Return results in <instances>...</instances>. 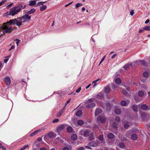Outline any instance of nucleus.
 Wrapping results in <instances>:
<instances>
[{
	"mask_svg": "<svg viewBox=\"0 0 150 150\" xmlns=\"http://www.w3.org/2000/svg\"><path fill=\"white\" fill-rule=\"evenodd\" d=\"M2 30V32L4 34L9 33L12 31V28L9 26L8 24L6 23H4L2 25H0V30Z\"/></svg>",
	"mask_w": 150,
	"mask_h": 150,
	"instance_id": "obj_1",
	"label": "nucleus"
},
{
	"mask_svg": "<svg viewBox=\"0 0 150 150\" xmlns=\"http://www.w3.org/2000/svg\"><path fill=\"white\" fill-rule=\"evenodd\" d=\"M22 21L21 18L19 17L13 20L11 19L8 21H7L6 23L9 24V25L16 24L17 26H19L22 25Z\"/></svg>",
	"mask_w": 150,
	"mask_h": 150,
	"instance_id": "obj_2",
	"label": "nucleus"
},
{
	"mask_svg": "<svg viewBox=\"0 0 150 150\" xmlns=\"http://www.w3.org/2000/svg\"><path fill=\"white\" fill-rule=\"evenodd\" d=\"M67 126V125L65 124L60 125L56 128L55 131L56 132L60 134L61 131H62Z\"/></svg>",
	"mask_w": 150,
	"mask_h": 150,
	"instance_id": "obj_3",
	"label": "nucleus"
},
{
	"mask_svg": "<svg viewBox=\"0 0 150 150\" xmlns=\"http://www.w3.org/2000/svg\"><path fill=\"white\" fill-rule=\"evenodd\" d=\"M20 12L19 10H18L17 8L15 9L13 7V9H11L9 12H6V15H11L12 16Z\"/></svg>",
	"mask_w": 150,
	"mask_h": 150,
	"instance_id": "obj_4",
	"label": "nucleus"
},
{
	"mask_svg": "<svg viewBox=\"0 0 150 150\" xmlns=\"http://www.w3.org/2000/svg\"><path fill=\"white\" fill-rule=\"evenodd\" d=\"M21 18L23 23L30 21L31 19V16L27 14L22 16Z\"/></svg>",
	"mask_w": 150,
	"mask_h": 150,
	"instance_id": "obj_5",
	"label": "nucleus"
},
{
	"mask_svg": "<svg viewBox=\"0 0 150 150\" xmlns=\"http://www.w3.org/2000/svg\"><path fill=\"white\" fill-rule=\"evenodd\" d=\"M124 83L122 84V93L125 95H127L128 93L127 91H129L130 90V88L126 85H124Z\"/></svg>",
	"mask_w": 150,
	"mask_h": 150,
	"instance_id": "obj_6",
	"label": "nucleus"
},
{
	"mask_svg": "<svg viewBox=\"0 0 150 150\" xmlns=\"http://www.w3.org/2000/svg\"><path fill=\"white\" fill-rule=\"evenodd\" d=\"M26 7V5L24 3H20L17 6L14 7V8L15 9L17 8L18 10H19L20 11L21 9L24 8Z\"/></svg>",
	"mask_w": 150,
	"mask_h": 150,
	"instance_id": "obj_7",
	"label": "nucleus"
},
{
	"mask_svg": "<svg viewBox=\"0 0 150 150\" xmlns=\"http://www.w3.org/2000/svg\"><path fill=\"white\" fill-rule=\"evenodd\" d=\"M97 120L98 121L103 123L105 122L106 118L104 116H100L97 117Z\"/></svg>",
	"mask_w": 150,
	"mask_h": 150,
	"instance_id": "obj_8",
	"label": "nucleus"
},
{
	"mask_svg": "<svg viewBox=\"0 0 150 150\" xmlns=\"http://www.w3.org/2000/svg\"><path fill=\"white\" fill-rule=\"evenodd\" d=\"M88 145L90 146H96L98 145V141L97 140L91 142L88 144Z\"/></svg>",
	"mask_w": 150,
	"mask_h": 150,
	"instance_id": "obj_9",
	"label": "nucleus"
},
{
	"mask_svg": "<svg viewBox=\"0 0 150 150\" xmlns=\"http://www.w3.org/2000/svg\"><path fill=\"white\" fill-rule=\"evenodd\" d=\"M4 81L7 85H9L11 82L10 79L8 76H6L4 78Z\"/></svg>",
	"mask_w": 150,
	"mask_h": 150,
	"instance_id": "obj_10",
	"label": "nucleus"
},
{
	"mask_svg": "<svg viewBox=\"0 0 150 150\" xmlns=\"http://www.w3.org/2000/svg\"><path fill=\"white\" fill-rule=\"evenodd\" d=\"M102 112V110L100 108H98L96 109L95 112V116H97Z\"/></svg>",
	"mask_w": 150,
	"mask_h": 150,
	"instance_id": "obj_11",
	"label": "nucleus"
},
{
	"mask_svg": "<svg viewBox=\"0 0 150 150\" xmlns=\"http://www.w3.org/2000/svg\"><path fill=\"white\" fill-rule=\"evenodd\" d=\"M132 65V63H128V64H125L123 67V68L125 69V71H127L130 66Z\"/></svg>",
	"mask_w": 150,
	"mask_h": 150,
	"instance_id": "obj_12",
	"label": "nucleus"
},
{
	"mask_svg": "<svg viewBox=\"0 0 150 150\" xmlns=\"http://www.w3.org/2000/svg\"><path fill=\"white\" fill-rule=\"evenodd\" d=\"M96 104L94 103H91L87 105L86 107L88 109L92 108L96 106Z\"/></svg>",
	"mask_w": 150,
	"mask_h": 150,
	"instance_id": "obj_13",
	"label": "nucleus"
},
{
	"mask_svg": "<svg viewBox=\"0 0 150 150\" xmlns=\"http://www.w3.org/2000/svg\"><path fill=\"white\" fill-rule=\"evenodd\" d=\"M104 97V94L101 92H99L96 96V97L98 99H100L103 98Z\"/></svg>",
	"mask_w": 150,
	"mask_h": 150,
	"instance_id": "obj_14",
	"label": "nucleus"
},
{
	"mask_svg": "<svg viewBox=\"0 0 150 150\" xmlns=\"http://www.w3.org/2000/svg\"><path fill=\"white\" fill-rule=\"evenodd\" d=\"M115 112L117 115H119L121 113V111L120 109L117 107L115 106Z\"/></svg>",
	"mask_w": 150,
	"mask_h": 150,
	"instance_id": "obj_15",
	"label": "nucleus"
},
{
	"mask_svg": "<svg viewBox=\"0 0 150 150\" xmlns=\"http://www.w3.org/2000/svg\"><path fill=\"white\" fill-rule=\"evenodd\" d=\"M104 91L105 93H109L110 91V89L109 86H107L104 88Z\"/></svg>",
	"mask_w": 150,
	"mask_h": 150,
	"instance_id": "obj_16",
	"label": "nucleus"
},
{
	"mask_svg": "<svg viewBox=\"0 0 150 150\" xmlns=\"http://www.w3.org/2000/svg\"><path fill=\"white\" fill-rule=\"evenodd\" d=\"M88 138V140L89 141H91L94 139V135L93 132H92L89 136Z\"/></svg>",
	"mask_w": 150,
	"mask_h": 150,
	"instance_id": "obj_17",
	"label": "nucleus"
},
{
	"mask_svg": "<svg viewBox=\"0 0 150 150\" xmlns=\"http://www.w3.org/2000/svg\"><path fill=\"white\" fill-rule=\"evenodd\" d=\"M107 137L109 139H112L114 138V135L112 133H110L108 134Z\"/></svg>",
	"mask_w": 150,
	"mask_h": 150,
	"instance_id": "obj_18",
	"label": "nucleus"
},
{
	"mask_svg": "<svg viewBox=\"0 0 150 150\" xmlns=\"http://www.w3.org/2000/svg\"><path fill=\"white\" fill-rule=\"evenodd\" d=\"M36 10L34 8H33L31 9V10L26 12V13L28 15L32 13H34L35 11Z\"/></svg>",
	"mask_w": 150,
	"mask_h": 150,
	"instance_id": "obj_19",
	"label": "nucleus"
},
{
	"mask_svg": "<svg viewBox=\"0 0 150 150\" xmlns=\"http://www.w3.org/2000/svg\"><path fill=\"white\" fill-rule=\"evenodd\" d=\"M36 1L35 0H31L29 1V5L30 6H33L34 5H35Z\"/></svg>",
	"mask_w": 150,
	"mask_h": 150,
	"instance_id": "obj_20",
	"label": "nucleus"
},
{
	"mask_svg": "<svg viewBox=\"0 0 150 150\" xmlns=\"http://www.w3.org/2000/svg\"><path fill=\"white\" fill-rule=\"evenodd\" d=\"M71 138L72 140H76L77 139V135L76 134H73L71 135Z\"/></svg>",
	"mask_w": 150,
	"mask_h": 150,
	"instance_id": "obj_21",
	"label": "nucleus"
},
{
	"mask_svg": "<svg viewBox=\"0 0 150 150\" xmlns=\"http://www.w3.org/2000/svg\"><path fill=\"white\" fill-rule=\"evenodd\" d=\"M67 132L69 133H71L72 132L73 129L71 126H68L66 129Z\"/></svg>",
	"mask_w": 150,
	"mask_h": 150,
	"instance_id": "obj_22",
	"label": "nucleus"
},
{
	"mask_svg": "<svg viewBox=\"0 0 150 150\" xmlns=\"http://www.w3.org/2000/svg\"><path fill=\"white\" fill-rule=\"evenodd\" d=\"M141 108L142 110H145L147 109L148 106L146 104H143L141 105Z\"/></svg>",
	"mask_w": 150,
	"mask_h": 150,
	"instance_id": "obj_23",
	"label": "nucleus"
},
{
	"mask_svg": "<svg viewBox=\"0 0 150 150\" xmlns=\"http://www.w3.org/2000/svg\"><path fill=\"white\" fill-rule=\"evenodd\" d=\"M131 139L133 140H135L137 138V136L135 134H133L131 136Z\"/></svg>",
	"mask_w": 150,
	"mask_h": 150,
	"instance_id": "obj_24",
	"label": "nucleus"
},
{
	"mask_svg": "<svg viewBox=\"0 0 150 150\" xmlns=\"http://www.w3.org/2000/svg\"><path fill=\"white\" fill-rule=\"evenodd\" d=\"M90 132L88 130L85 131L83 133V136L85 137H87L89 136Z\"/></svg>",
	"mask_w": 150,
	"mask_h": 150,
	"instance_id": "obj_25",
	"label": "nucleus"
},
{
	"mask_svg": "<svg viewBox=\"0 0 150 150\" xmlns=\"http://www.w3.org/2000/svg\"><path fill=\"white\" fill-rule=\"evenodd\" d=\"M115 81V83L117 84H120L121 82V80L119 78H116Z\"/></svg>",
	"mask_w": 150,
	"mask_h": 150,
	"instance_id": "obj_26",
	"label": "nucleus"
},
{
	"mask_svg": "<svg viewBox=\"0 0 150 150\" xmlns=\"http://www.w3.org/2000/svg\"><path fill=\"white\" fill-rule=\"evenodd\" d=\"M138 95L140 97H142L144 95V92L142 91H140L138 92Z\"/></svg>",
	"mask_w": 150,
	"mask_h": 150,
	"instance_id": "obj_27",
	"label": "nucleus"
},
{
	"mask_svg": "<svg viewBox=\"0 0 150 150\" xmlns=\"http://www.w3.org/2000/svg\"><path fill=\"white\" fill-rule=\"evenodd\" d=\"M82 111L81 110H79L76 113V115L78 117H80L82 115Z\"/></svg>",
	"mask_w": 150,
	"mask_h": 150,
	"instance_id": "obj_28",
	"label": "nucleus"
},
{
	"mask_svg": "<svg viewBox=\"0 0 150 150\" xmlns=\"http://www.w3.org/2000/svg\"><path fill=\"white\" fill-rule=\"evenodd\" d=\"M132 109L134 112H137L138 111V110L137 108V106L136 105H133L132 106Z\"/></svg>",
	"mask_w": 150,
	"mask_h": 150,
	"instance_id": "obj_29",
	"label": "nucleus"
},
{
	"mask_svg": "<svg viewBox=\"0 0 150 150\" xmlns=\"http://www.w3.org/2000/svg\"><path fill=\"white\" fill-rule=\"evenodd\" d=\"M143 75L145 78H147L149 76V74L147 72L145 71L143 73Z\"/></svg>",
	"mask_w": 150,
	"mask_h": 150,
	"instance_id": "obj_30",
	"label": "nucleus"
},
{
	"mask_svg": "<svg viewBox=\"0 0 150 150\" xmlns=\"http://www.w3.org/2000/svg\"><path fill=\"white\" fill-rule=\"evenodd\" d=\"M47 8V6L45 5H43L40 7V10L43 11L44 10Z\"/></svg>",
	"mask_w": 150,
	"mask_h": 150,
	"instance_id": "obj_31",
	"label": "nucleus"
},
{
	"mask_svg": "<svg viewBox=\"0 0 150 150\" xmlns=\"http://www.w3.org/2000/svg\"><path fill=\"white\" fill-rule=\"evenodd\" d=\"M40 131L39 130H37L34 132L33 133H32L30 135V137H32L33 136H34L35 134H36L38 133Z\"/></svg>",
	"mask_w": 150,
	"mask_h": 150,
	"instance_id": "obj_32",
	"label": "nucleus"
},
{
	"mask_svg": "<svg viewBox=\"0 0 150 150\" xmlns=\"http://www.w3.org/2000/svg\"><path fill=\"white\" fill-rule=\"evenodd\" d=\"M77 124L79 125H82L83 124V122L82 120H79L77 121Z\"/></svg>",
	"mask_w": 150,
	"mask_h": 150,
	"instance_id": "obj_33",
	"label": "nucleus"
},
{
	"mask_svg": "<svg viewBox=\"0 0 150 150\" xmlns=\"http://www.w3.org/2000/svg\"><path fill=\"white\" fill-rule=\"evenodd\" d=\"M29 147V145L28 144L24 145L21 148L20 150H24L27 148H28Z\"/></svg>",
	"mask_w": 150,
	"mask_h": 150,
	"instance_id": "obj_34",
	"label": "nucleus"
},
{
	"mask_svg": "<svg viewBox=\"0 0 150 150\" xmlns=\"http://www.w3.org/2000/svg\"><path fill=\"white\" fill-rule=\"evenodd\" d=\"M117 123L116 122H115L112 124V126L113 128L115 129H117Z\"/></svg>",
	"mask_w": 150,
	"mask_h": 150,
	"instance_id": "obj_35",
	"label": "nucleus"
},
{
	"mask_svg": "<svg viewBox=\"0 0 150 150\" xmlns=\"http://www.w3.org/2000/svg\"><path fill=\"white\" fill-rule=\"evenodd\" d=\"M54 133L52 132H51L49 133L48 136L49 138H52L54 137Z\"/></svg>",
	"mask_w": 150,
	"mask_h": 150,
	"instance_id": "obj_36",
	"label": "nucleus"
},
{
	"mask_svg": "<svg viewBox=\"0 0 150 150\" xmlns=\"http://www.w3.org/2000/svg\"><path fill=\"white\" fill-rule=\"evenodd\" d=\"M83 5V4H82L80 3H77L75 5V7L76 8H78L79 7Z\"/></svg>",
	"mask_w": 150,
	"mask_h": 150,
	"instance_id": "obj_37",
	"label": "nucleus"
},
{
	"mask_svg": "<svg viewBox=\"0 0 150 150\" xmlns=\"http://www.w3.org/2000/svg\"><path fill=\"white\" fill-rule=\"evenodd\" d=\"M150 27L149 26H146L145 27V28H143V30H149L150 31Z\"/></svg>",
	"mask_w": 150,
	"mask_h": 150,
	"instance_id": "obj_38",
	"label": "nucleus"
},
{
	"mask_svg": "<svg viewBox=\"0 0 150 150\" xmlns=\"http://www.w3.org/2000/svg\"><path fill=\"white\" fill-rule=\"evenodd\" d=\"M59 121V120L58 119L56 118L54 119L52 121L53 123H57Z\"/></svg>",
	"mask_w": 150,
	"mask_h": 150,
	"instance_id": "obj_39",
	"label": "nucleus"
},
{
	"mask_svg": "<svg viewBox=\"0 0 150 150\" xmlns=\"http://www.w3.org/2000/svg\"><path fill=\"white\" fill-rule=\"evenodd\" d=\"M115 120L118 122H119L120 121V118L118 116L115 117Z\"/></svg>",
	"mask_w": 150,
	"mask_h": 150,
	"instance_id": "obj_40",
	"label": "nucleus"
},
{
	"mask_svg": "<svg viewBox=\"0 0 150 150\" xmlns=\"http://www.w3.org/2000/svg\"><path fill=\"white\" fill-rule=\"evenodd\" d=\"M103 135H100L98 138V139L100 141L103 140Z\"/></svg>",
	"mask_w": 150,
	"mask_h": 150,
	"instance_id": "obj_41",
	"label": "nucleus"
},
{
	"mask_svg": "<svg viewBox=\"0 0 150 150\" xmlns=\"http://www.w3.org/2000/svg\"><path fill=\"white\" fill-rule=\"evenodd\" d=\"M99 79H97V80H95L94 81H93V83H95L93 86V87H94L96 85V84H97V83H96V82H97L99 80Z\"/></svg>",
	"mask_w": 150,
	"mask_h": 150,
	"instance_id": "obj_42",
	"label": "nucleus"
},
{
	"mask_svg": "<svg viewBox=\"0 0 150 150\" xmlns=\"http://www.w3.org/2000/svg\"><path fill=\"white\" fill-rule=\"evenodd\" d=\"M130 126L128 124H125L124 125V128L126 129L128 128Z\"/></svg>",
	"mask_w": 150,
	"mask_h": 150,
	"instance_id": "obj_43",
	"label": "nucleus"
},
{
	"mask_svg": "<svg viewBox=\"0 0 150 150\" xmlns=\"http://www.w3.org/2000/svg\"><path fill=\"white\" fill-rule=\"evenodd\" d=\"M64 108L61 109L58 112L61 115L63 113L64 111Z\"/></svg>",
	"mask_w": 150,
	"mask_h": 150,
	"instance_id": "obj_44",
	"label": "nucleus"
},
{
	"mask_svg": "<svg viewBox=\"0 0 150 150\" xmlns=\"http://www.w3.org/2000/svg\"><path fill=\"white\" fill-rule=\"evenodd\" d=\"M127 104V102L125 100H122V106H125Z\"/></svg>",
	"mask_w": 150,
	"mask_h": 150,
	"instance_id": "obj_45",
	"label": "nucleus"
},
{
	"mask_svg": "<svg viewBox=\"0 0 150 150\" xmlns=\"http://www.w3.org/2000/svg\"><path fill=\"white\" fill-rule=\"evenodd\" d=\"M71 99L69 98V99L66 102L65 104V106H66L69 102H70Z\"/></svg>",
	"mask_w": 150,
	"mask_h": 150,
	"instance_id": "obj_46",
	"label": "nucleus"
},
{
	"mask_svg": "<svg viewBox=\"0 0 150 150\" xmlns=\"http://www.w3.org/2000/svg\"><path fill=\"white\" fill-rule=\"evenodd\" d=\"M62 150H69V148L67 146L64 147L63 149Z\"/></svg>",
	"mask_w": 150,
	"mask_h": 150,
	"instance_id": "obj_47",
	"label": "nucleus"
},
{
	"mask_svg": "<svg viewBox=\"0 0 150 150\" xmlns=\"http://www.w3.org/2000/svg\"><path fill=\"white\" fill-rule=\"evenodd\" d=\"M42 5V4L41 2H38L37 4H36L35 5V7H37L39 6H40Z\"/></svg>",
	"mask_w": 150,
	"mask_h": 150,
	"instance_id": "obj_48",
	"label": "nucleus"
},
{
	"mask_svg": "<svg viewBox=\"0 0 150 150\" xmlns=\"http://www.w3.org/2000/svg\"><path fill=\"white\" fill-rule=\"evenodd\" d=\"M85 149V148L83 147H81L79 148H78L77 150H84Z\"/></svg>",
	"mask_w": 150,
	"mask_h": 150,
	"instance_id": "obj_49",
	"label": "nucleus"
},
{
	"mask_svg": "<svg viewBox=\"0 0 150 150\" xmlns=\"http://www.w3.org/2000/svg\"><path fill=\"white\" fill-rule=\"evenodd\" d=\"M81 87L79 88L77 90H76V92L77 93L81 91Z\"/></svg>",
	"mask_w": 150,
	"mask_h": 150,
	"instance_id": "obj_50",
	"label": "nucleus"
},
{
	"mask_svg": "<svg viewBox=\"0 0 150 150\" xmlns=\"http://www.w3.org/2000/svg\"><path fill=\"white\" fill-rule=\"evenodd\" d=\"M130 15L132 16L134 14V11L133 10H131L130 12Z\"/></svg>",
	"mask_w": 150,
	"mask_h": 150,
	"instance_id": "obj_51",
	"label": "nucleus"
},
{
	"mask_svg": "<svg viewBox=\"0 0 150 150\" xmlns=\"http://www.w3.org/2000/svg\"><path fill=\"white\" fill-rule=\"evenodd\" d=\"M0 148L1 149L3 150H6V148L2 145L1 146V147H0Z\"/></svg>",
	"mask_w": 150,
	"mask_h": 150,
	"instance_id": "obj_52",
	"label": "nucleus"
},
{
	"mask_svg": "<svg viewBox=\"0 0 150 150\" xmlns=\"http://www.w3.org/2000/svg\"><path fill=\"white\" fill-rule=\"evenodd\" d=\"M92 101V99H89L87 101V103H89Z\"/></svg>",
	"mask_w": 150,
	"mask_h": 150,
	"instance_id": "obj_53",
	"label": "nucleus"
},
{
	"mask_svg": "<svg viewBox=\"0 0 150 150\" xmlns=\"http://www.w3.org/2000/svg\"><path fill=\"white\" fill-rule=\"evenodd\" d=\"M15 47V46L14 45H12L11 46V48L9 49V51L10 50H11L13 49Z\"/></svg>",
	"mask_w": 150,
	"mask_h": 150,
	"instance_id": "obj_54",
	"label": "nucleus"
},
{
	"mask_svg": "<svg viewBox=\"0 0 150 150\" xmlns=\"http://www.w3.org/2000/svg\"><path fill=\"white\" fill-rule=\"evenodd\" d=\"M85 148H87V149H92V148L91 147H90L89 146H85Z\"/></svg>",
	"mask_w": 150,
	"mask_h": 150,
	"instance_id": "obj_55",
	"label": "nucleus"
},
{
	"mask_svg": "<svg viewBox=\"0 0 150 150\" xmlns=\"http://www.w3.org/2000/svg\"><path fill=\"white\" fill-rule=\"evenodd\" d=\"M40 150H47L45 147H43L40 149Z\"/></svg>",
	"mask_w": 150,
	"mask_h": 150,
	"instance_id": "obj_56",
	"label": "nucleus"
},
{
	"mask_svg": "<svg viewBox=\"0 0 150 150\" xmlns=\"http://www.w3.org/2000/svg\"><path fill=\"white\" fill-rule=\"evenodd\" d=\"M116 55H117V54H113L111 57V58H115Z\"/></svg>",
	"mask_w": 150,
	"mask_h": 150,
	"instance_id": "obj_57",
	"label": "nucleus"
},
{
	"mask_svg": "<svg viewBox=\"0 0 150 150\" xmlns=\"http://www.w3.org/2000/svg\"><path fill=\"white\" fill-rule=\"evenodd\" d=\"M149 22V19H147L145 22V23L146 24L148 23Z\"/></svg>",
	"mask_w": 150,
	"mask_h": 150,
	"instance_id": "obj_58",
	"label": "nucleus"
},
{
	"mask_svg": "<svg viewBox=\"0 0 150 150\" xmlns=\"http://www.w3.org/2000/svg\"><path fill=\"white\" fill-rule=\"evenodd\" d=\"M8 60V59H4V62L6 63Z\"/></svg>",
	"mask_w": 150,
	"mask_h": 150,
	"instance_id": "obj_59",
	"label": "nucleus"
},
{
	"mask_svg": "<svg viewBox=\"0 0 150 150\" xmlns=\"http://www.w3.org/2000/svg\"><path fill=\"white\" fill-rule=\"evenodd\" d=\"M104 58H102L101 59V61H100V63L99 64V65H100V64H101L103 62V61H104Z\"/></svg>",
	"mask_w": 150,
	"mask_h": 150,
	"instance_id": "obj_60",
	"label": "nucleus"
},
{
	"mask_svg": "<svg viewBox=\"0 0 150 150\" xmlns=\"http://www.w3.org/2000/svg\"><path fill=\"white\" fill-rule=\"evenodd\" d=\"M119 146L121 148H122V142H120L119 144Z\"/></svg>",
	"mask_w": 150,
	"mask_h": 150,
	"instance_id": "obj_61",
	"label": "nucleus"
},
{
	"mask_svg": "<svg viewBox=\"0 0 150 150\" xmlns=\"http://www.w3.org/2000/svg\"><path fill=\"white\" fill-rule=\"evenodd\" d=\"M13 4V3H11L9 5H8V6H7V7L8 8H9V7H10L11 6H12V5Z\"/></svg>",
	"mask_w": 150,
	"mask_h": 150,
	"instance_id": "obj_62",
	"label": "nucleus"
},
{
	"mask_svg": "<svg viewBox=\"0 0 150 150\" xmlns=\"http://www.w3.org/2000/svg\"><path fill=\"white\" fill-rule=\"evenodd\" d=\"M91 84H90L89 85H88L86 87V89H88L91 86Z\"/></svg>",
	"mask_w": 150,
	"mask_h": 150,
	"instance_id": "obj_63",
	"label": "nucleus"
},
{
	"mask_svg": "<svg viewBox=\"0 0 150 150\" xmlns=\"http://www.w3.org/2000/svg\"><path fill=\"white\" fill-rule=\"evenodd\" d=\"M60 115H61L60 114H59V112L57 113V117H60Z\"/></svg>",
	"mask_w": 150,
	"mask_h": 150,
	"instance_id": "obj_64",
	"label": "nucleus"
}]
</instances>
